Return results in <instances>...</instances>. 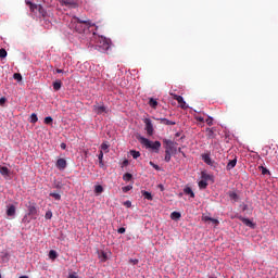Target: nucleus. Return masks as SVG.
<instances>
[{
  "instance_id": "f257e3e1",
  "label": "nucleus",
  "mask_w": 278,
  "mask_h": 278,
  "mask_svg": "<svg viewBox=\"0 0 278 278\" xmlns=\"http://www.w3.org/2000/svg\"><path fill=\"white\" fill-rule=\"evenodd\" d=\"M71 29H75L78 34H84L87 29H90V27H94V24L90 20H81L77 16H74L72 18V22L70 24Z\"/></svg>"
},
{
  "instance_id": "f03ea898",
  "label": "nucleus",
  "mask_w": 278,
  "mask_h": 278,
  "mask_svg": "<svg viewBox=\"0 0 278 278\" xmlns=\"http://www.w3.org/2000/svg\"><path fill=\"white\" fill-rule=\"evenodd\" d=\"M140 144L146 147V149H151L154 153H160V149H162V143L160 141H151L142 136L138 137Z\"/></svg>"
},
{
  "instance_id": "7ed1b4c3",
  "label": "nucleus",
  "mask_w": 278,
  "mask_h": 278,
  "mask_svg": "<svg viewBox=\"0 0 278 278\" xmlns=\"http://www.w3.org/2000/svg\"><path fill=\"white\" fill-rule=\"evenodd\" d=\"M96 47L100 48V51H109L111 47L110 39L103 37V36H97L96 37Z\"/></svg>"
},
{
  "instance_id": "20e7f679",
  "label": "nucleus",
  "mask_w": 278,
  "mask_h": 278,
  "mask_svg": "<svg viewBox=\"0 0 278 278\" xmlns=\"http://www.w3.org/2000/svg\"><path fill=\"white\" fill-rule=\"evenodd\" d=\"M143 123L146 125L144 130L149 136H153L155 129L153 128V122H151V118H144Z\"/></svg>"
},
{
  "instance_id": "39448f33",
  "label": "nucleus",
  "mask_w": 278,
  "mask_h": 278,
  "mask_svg": "<svg viewBox=\"0 0 278 278\" xmlns=\"http://www.w3.org/2000/svg\"><path fill=\"white\" fill-rule=\"evenodd\" d=\"M169 94H170V97H173V99L175 101H177L179 103L181 110H188V104L184 101V97L178 96L176 93H169Z\"/></svg>"
},
{
  "instance_id": "423d86ee",
  "label": "nucleus",
  "mask_w": 278,
  "mask_h": 278,
  "mask_svg": "<svg viewBox=\"0 0 278 278\" xmlns=\"http://www.w3.org/2000/svg\"><path fill=\"white\" fill-rule=\"evenodd\" d=\"M201 159L203 160V162L205 164H207V166H213L214 168H216V162H214V160H212V156H210V153L201 154Z\"/></svg>"
},
{
  "instance_id": "0eeeda50",
  "label": "nucleus",
  "mask_w": 278,
  "mask_h": 278,
  "mask_svg": "<svg viewBox=\"0 0 278 278\" xmlns=\"http://www.w3.org/2000/svg\"><path fill=\"white\" fill-rule=\"evenodd\" d=\"M28 5H30V10H38L39 14H41V16H47V11L45 10V8H42V5H36L31 2H27Z\"/></svg>"
},
{
  "instance_id": "6e6552de",
  "label": "nucleus",
  "mask_w": 278,
  "mask_h": 278,
  "mask_svg": "<svg viewBox=\"0 0 278 278\" xmlns=\"http://www.w3.org/2000/svg\"><path fill=\"white\" fill-rule=\"evenodd\" d=\"M93 112H94V114L101 115V114L108 113V109L103 104H101V105L96 104V105H93Z\"/></svg>"
},
{
  "instance_id": "1a4fd4ad",
  "label": "nucleus",
  "mask_w": 278,
  "mask_h": 278,
  "mask_svg": "<svg viewBox=\"0 0 278 278\" xmlns=\"http://www.w3.org/2000/svg\"><path fill=\"white\" fill-rule=\"evenodd\" d=\"M163 142L165 144V151H177V149H175V142L173 140L164 139Z\"/></svg>"
},
{
  "instance_id": "9d476101",
  "label": "nucleus",
  "mask_w": 278,
  "mask_h": 278,
  "mask_svg": "<svg viewBox=\"0 0 278 278\" xmlns=\"http://www.w3.org/2000/svg\"><path fill=\"white\" fill-rule=\"evenodd\" d=\"M55 166L59 170H64L67 166V163L64 159H59L55 163Z\"/></svg>"
},
{
  "instance_id": "9b49d317",
  "label": "nucleus",
  "mask_w": 278,
  "mask_h": 278,
  "mask_svg": "<svg viewBox=\"0 0 278 278\" xmlns=\"http://www.w3.org/2000/svg\"><path fill=\"white\" fill-rule=\"evenodd\" d=\"M38 215V208H36V204L30 203L28 205V216H37Z\"/></svg>"
},
{
  "instance_id": "f8f14e48",
  "label": "nucleus",
  "mask_w": 278,
  "mask_h": 278,
  "mask_svg": "<svg viewBox=\"0 0 278 278\" xmlns=\"http://www.w3.org/2000/svg\"><path fill=\"white\" fill-rule=\"evenodd\" d=\"M240 220L247 227H250V229H255V224L251 222L249 218L240 217Z\"/></svg>"
},
{
  "instance_id": "ddd939ff",
  "label": "nucleus",
  "mask_w": 278,
  "mask_h": 278,
  "mask_svg": "<svg viewBox=\"0 0 278 278\" xmlns=\"http://www.w3.org/2000/svg\"><path fill=\"white\" fill-rule=\"evenodd\" d=\"M16 214V206L10 204L7 210V216H15Z\"/></svg>"
},
{
  "instance_id": "4468645a",
  "label": "nucleus",
  "mask_w": 278,
  "mask_h": 278,
  "mask_svg": "<svg viewBox=\"0 0 278 278\" xmlns=\"http://www.w3.org/2000/svg\"><path fill=\"white\" fill-rule=\"evenodd\" d=\"M237 164H238V159L230 160L226 166V170H231L232 168H236Z\"/></svg>"
},
{
  "instance_id": "2eb2a0df",
  "label": "nucleus",
  "mask_w": 278,
  "mask_h": 278,
  "mask_svg": "<svg viewBox=\"0 0 278 278\" xmlns=\"http://www.w3.org/2000/svg\"><path fill=\"white\" fill-rule=\"evenodd\" d=\"M0 174L3 177H10V168H8L5 166H0Z\"/></svg>"
},
{
  "instance_id": "dca6fc26",
  "label": "nucleus",
  "mask_w": 278,
  "mask_h": 278,
  "mask_svg": "<svg viewBox=\"0 0 278 278\" xmlns=\"http://www.w3.org/2000/svg\"><path fill=\"white\" fill-rule=\"evenodd\" d=\"M215 134H214V128H206V138H208L210 140L215 138Z\"/></svg>"
},
{
  "instance_id": "f3484780",
  "label": "nucleus",
  "mask_w": 278,
  "mask_h": 278,
  "mask_svg": "<svg viewBox=\"0 0 278 278\" xmlns=\"http://www.w3.org/2000/svg\"><path fill=\"white\" fill-rule=\"evenodd\" d=\"M157 121H160L161 125H176L175 122L167 118H159Z\"/></svg>"
},
{
  "instance_id": "a211bd4d",
  "label": "nucleus",
  "mask_w": 278,
  "mask_h": 278,
  "mask_svg": "<svg viewBox=\"0 0 278 278\" xmlns=\"http://www.w3.org/2000/svg\"><path fill=\"white\" fill-rule=\"evenodd\" d=\"M228 197H229V199H231V201H235V203H237V201H239V197H238V193H236V192H233V191H230L229 193H228Z\"/></svg>"
},
{
  "instance_id": "6ab92c4d",
  "label": "nucleus",
  "mask_w": 278,
  "mask_h": 278,
  "mask_svg": "<svg viewBox=\"0 0 278 278\" xmlns=\"http://www.w3.org/2000/svg\"><path fill=\"white\" fill-rule=\"evenodd\" d=\"M62 89V80H56L53 83V90H55V92H58V90Z\"/></svg>"
},
{
  "instance_id": "aec40b11",
  "label": "nucleus",
  "mask_w": 278,
  "mask_h": 278,
  "mask_svg": "<svg viewBox=\"0 0 278 278\" xmlns=\"http://www.w3.org/2000/svg\"><path fill=\"white\" fill-rule=\"evenodd\" d=\"M185 194H189V197H191V199H194V191H192V188L187 187L184 189Z\"/></svg>"
},
{
  "instance_id": "412c9836",
  "label": "nucleus",
  "mask_w": 278,
  "mask_h": 278,
  "mask_svg": "<svg viewBox=\"0 0 278 278\" xmlns=\"http://www.w3.org/2000/svg\"><path fill=\"white\" fill-rule=\"evenodd\" d=\"M149 105H150V108H153V110H156V108H157V100H155L153 98H150L149 99Z\"/></svg>"
},
{
  "instance_id": "4be33fe9",
  "label": "nucleus",
  "mask_w": 278,
  "mask_h": 278,
  "mask_svg": "<svg viewBox=\"0 0 278 278\" xmlns=\"http://www.w3.org/2000/svg\"><path fill=\"white\" fill-rule=\"evenodd\" d=\"M198 186H199V188L201 189V190H205V188H207V180H200L199 182H198Z\"/></svg>"
},
{
  "instance_id": "5701e85b",
  "label": "nucleus",
  "mask_w": 278,
  "mask_h": 278,
  "mask_svg": "<svg viewBox=\"0 0 278 278\" xmlns=\"http://www.w3.org/2000/svg\"><path fill=\"white\" fill-rule=\"evenodd\" d=\"M142 197H144V199L148 201H153V195L149 191H142Z\"/></svg>"
},
{
  "instance_id": "b1692460",
  "label": "nucleus",
  "mask_w": 278,
  "mask_h": 278,
  "mask_svg": "<svg viewBox=\"0 0 278 278\" xmlns=\"http://www.w3.org/2000/svg\"><path fill=\"white\" fill-rule=\"evenodd\" d=\"M98 160H99L100 168H103V166H104V164H103V151H100V153L98 155Z\"/></svg>"
},
{
  "instance_id": "393cba45",
  "label": "nucleus",
  "mask_w": 278,
  "mask_h": 278,
  "mask_svg": "<svg viewBox=\"0 0 278 278\" xmlns=\"http://www.w3.org/2000/svg\"><path fill=\"white\" fill-rule=\"evenodd\" d=\"M170 218H172L173 220H178V218H181V213H179V212H173V213L170 214Z\"/></svg>"
},
{
  "instance_id": "a878e982",
  "label": "nucleus",
  "mask_w": 278,
  "mask_h": 278,
  "mask_svg": "<svg viewBox=\"0 0 278 278\" xmlns=\"http://www.w3.org/2000/svg\"><path fill=\"white\" fill-rule=\"evenodd\" d=\"M99 260L100 262H108V254L105 252H100Z\"/></svg>"
},
{
  "instance_id": "bb28decb",
  "label": "nucleus",
  "mask_w": 278,
  "mask_h": 278,
  "mask_svg": "<svg viewBox=\"0 0 278 278\" xmlns=\"http://www.w3.org/2000/svg\"><path fill=\"white\" fill-rule=\"evenodd\" d=\"M64 5H70L71 8H77V3L75 1L64 0Z\"/></svg>"
},
{
  "instance_id": "cd10ccee",
  "label": "nucleus",
  "mask_w": 278,
  "mask_h": 278,
  "mask_svg": "<svg viewBox=\"0 0 278 278\" xmlns=\"http://www.w3.org/2000/svg\"><path fill=\"white\" fill-rule=\"evenodd\" d=\"M100 151H104L105 153L110 152V146L106 142H103L101 144V150Z\"/></svg>"
},
{
  "instance_id": "c85d7f7f",
  "label": "nucleus",
  "mask_w": 278,
  "mask_h": 278,
  "mask_svg": "<svg viewBox=\"0 0 278 278\" xmlns=\"http://www.w3.org/2000/svg\"><path fill=\"white\" fill-rule=\"evenodd\" d=\"M132 178H134V176L130 173H126L123 176L124 181H131Z\"/></svg>"
},
{
  "instance_id": "c756f323",
  "label": "nucleus",
  "mask_w": 278,
  "mask_h": 278,
  "mask_svg": "<svg viewBox=\"0 0 278 278\" xmlns=\"http://www.w3.org/2000/svg\"><path fill=\"white\" fill-rule=\"evenodd\" d=\"M50 260H56L58 258V252L55 250H51L49 252Z\"/></svg>"
},
{
  "instance_id": "7c9ffc66",
  "label": "nucleus",
  "mask_w": 278,
  "mask_h": 278,
  "mask_svg": "<svg viewBox=\"0 0 278 278\" xmlns=\"http://www.w3.org/2000/svg\"><path fill=\"white\" fill-rule=\"evenodd\" d=\"M130 155L134 157V160H138V157L140 156V152L136 150H130Z\"/></svg>"
},
{
  "instance_id": "2f4dec72",
  "label": "nucleus",
  "mask_w": 278,
  "mask_h": 278,
  "mask_svg": "<svg viewBox=\"0 0 278 278\" xmlns=\"http://www.w3.org/2000/svg\"><path fill=\"white\" fill-rule=\"evenodd\" d=\"M94 192H96V194H101V192H103V186L97 185L94 187Z\"/></svg>"
},
{
  "instance_id": "473e14b6",
  "label": "nucleus",
  "mask_w": 278,
  "mask_h": 278,
  "mask_svg": "<svg viewBox=\"0 0 278 278\" xmlns=\"http://www.w3.org/2000/svg\"><path fill=\"white\" fill-rule=\"evenodd\" d=\"M30 123H33V124L38 123V115L36 113H33L30 115Z\"/></svg>"
},
{
  "instance_id": "72a5a7b5",
  "label": "nucleus",
  "mask_w": 278,
  "mask_h": 278,
  "mask_svg": "<svg viewBox=\"0 0 278 278\" xmlns=\"http://www.w3.org/2000/svg\"><path fill=\"white\" fill-rule=\"evenodd\" d=\"M170 153H174L173 151L165 150V162H170Z\"/></svg>"
},
{
  "instance_id": "f704fd0d",
  "label": "nucleus",
  "mask_w": 278,
  "mask_h": 278,
  "mask_svg": "<svg viewBox=\"0 0 278 278\" xmlns=\"http://www.w3.org/2000/svg\"><path fill=\"white\" fill-rule=\"evenodd\" d=\"M260 170H262V175H270V170L264 166H258Z\"/></svg>"
},
{
  "instance_id": "c9c22d12",
  "label": "nucleus",
  "mask_w": 278,
  "mask_h": 278,
  "mask_svg": "<svg viewBox=\"0 0 278 278\" xmlns=\"http://www.w3.org/2000/svg\"><path fill=\"white\" fill-rule=\"evenodd\" d=\"M50 197H52V199H55V201H60L62 199V195L55 192L50 193Z\"/></svg>"
},
{
  "instance_id": "e433bc0d",
  "label": "nucleus",
  "mask_w": 278,
  "mask_h": 278,
  "mask_svg": "<svg viewBox=\"0 0 278 278\" xmlns=\"http://www.w3.org/2000/svg\"><path fill=\"white\" fill-rule=\"evenodd\" d=\"M202 180L207 181V179H211L212 176L210 174L202 172L201 173Z\"/></svg>"
},
{
  "instance_id": "4c0bfd02",
  "label": "nucleus",
  "mask_w": 278,
  "mask_h": 278,
  "mask_svg": "<svg viewBox=\"0 0 278 278\" xmlns=\"http://www.w3.org/2000/svg\"><path fill=\"white\" fill-rule=\"evenodd\" d=\"M43 123H45L46 125H51V124L53 123V117H51V116L46 117L45 121H43Z\"/></svg>"
},
{
  "instance_id": "58836bf2",
  "label": "nucleus",
  "mask_w": 278,
  "mask_h": 278,
  "mask_svg": "<svg viewBox=\"0 0 278 278\" xmlns=\"http://www.w3.org/2000/svg\"><path fill=\"white\" fill-rule=\"evenodd\" d=\"M205 123L212 127V125H214V118H212L211 116H208L206 119H205Z\"/></svg>"
},
{
  "instance_id": "ea45409f",
  "label": "nucleus",
  "mask_w": 278,
  "mask_h": 278,
  "mask_svg": "<svg viewBox=\"0 0 278 278\" xmlns=\"http://www.w3.org/2000/svg\"><path fill=\"white\" fill-rule=\"evenodd\" d=\"M45 218H46L47 220H51V218H53V213H52L51 211H48V212L46 213Z\"/></svg>"
},
{
  "instance_id": "a19ab883",
  "label": "nucleus",
  "mask_w": 278,
  "mask_h": 278,
  "mask_svg": "<svg viewBox=\"0 0 278 278\" xmlns=\"http://www.w3.org/2000/svg\"><path fill=\"white\" fill-rule=\"evenodd\" d=\"M0 58H8V51L5 49H0Z\"/></svg>"
},
{
  "instance_id": "79ce46f5",
  "label": "nucleus",
  "mask_w": 278,
  "mask_h": 278,
  "mask_svg": "<svg viewBox=\"0 0 278 278\" xmlns=\"http://www.w3.org/2000/svg\"><path fill=\"white\" fill-rule=\"evenodd\" d=\"M13 78L16 79L17 81H22L23 80V76L21 74H18V73H15L13 75Z\"/></svg>"
},
{
  "instance_id": "37998d69",
  "label": "nucleus",
  "mask_w": 278,
  "mask_h": 278,
  "mask_svg": "<svg viewBox=\"0 0 278 278\" xmlns=\"http://www.w3.org/2000/svg\"><path fill=\"white\" fill-rule=\"evenodd\" d=\"M132 186L131 185H128V186H125L122 188L123 192H129V190H132Z\"/></svg>"
},
{
  "instance_id": "c03bdc74",
  "label": "nucleus",
  "mask_w": 278,
  "mask_h": 278,
  "mask_svg": "<svg viewBox=\"0 0 278 278\" xmlns=\"http://www.w3.org/2000/svg\"><path fill=\"white\" fill-rule=\"evenodd\" d=\"M194 118H195V121H198L199 123H205V118H203L202 116L195 115Z\"/></svg>"
},
{
  "instance_id": "a18cd8bd",
  "label": "nucleus",
  "mask_w": 278,
  "mask_h": 278,
  "mask_svg": "<svg viewBox=\"0 0 278 278\" xmlns=\"http://www.w3.org/2000/svg\"><path fill=\"white\" fill-rule=\"evenodd\" d=\"M150 166H151L152 168H154L155 170H160V166L156 165L155 163H153L152 161H150Z\"/></svg>"
},
{
  "instance_id": "49530a36",
  "label": "nucleus",
  "mask_w": 278,
  "mask_h": 278,
  "mask_svg": "<svg viewBox=\"0 0 278 278\" xmlns=\"http://www.w3.org/2000/svg\"><path fill=\"white\" fill-rule=\"evenodd\" d=\"M139 263L138 258H130L129 264H132V266H136Z\"/></svg>"
},
{
  "instance_id": "de8ad7c7",
  "label": "nucleus",
  "mask_w": 278,
  "mask_h": 278,
  "mask_svg": "<svg viewBox=\"0 0 278 278\" xmlns=\"http://www.w3.org/2000/svg\"><path fill=\"white\" fill-rule=\"evenodd\" d=\"M202 220H203L204 223H207L208 220H212V217H210V216H207V215H203V216H202Z\"/></svg>"
},
{
  "instance_id": "09e8293b",
  "label": "nucleus",
  "mask_w": 278,
  "mask_h": 278,
  "mask_svg": "<svg viewBox=\"0 0 278 278\" xmlns=\"http://www.w3.org/2000/svg\"><path fill=\"white\" fill-rule=\"evenodd\" d=\"M5 101H8V99H5V98H0V105H1V106L5 105Z\"/></svg>"
},
{
  "instance_id": "8fccbe9b",
  "label": "nucleus",
  "mask_w": 278,
  "mask_h": 278,
  "mask_svg": "<svg viewBox=\"0 0 278 278\" xmlns=\"http://www.w3.org/2000/svg\"><path fill=\"white\" fill-rule=\"evenodd\" d=\"M210 222L213 223V225H218V223H219L218 219L212 218V217H211Z\"/></svg>"
},
{
  "instance_id": "3c124183",
  "label": "nucleus",
  "mask_w": 278,
  "mask_h": 278,
  "mask_svg": "<svg viewBox=\"0 0 278 278\" xmlns=\"http://www.w3.org/2000/svg\"><path fill=\"white\" fill-rule=\"evenodd\" d=\"M126 229L124 227H121L117 229V233H125Z\"/></svg>"
},
{
  "instance_id": "603ef678",
  "label": "nucleus",
  "mask_w": 278,
  "mask_h": 278,
  "mask_svg": "<svg viewBox=\"0 0 278 278\" xmlns=\"http://www.w3.org/2000/svg\"><path fill=\"white\" fill-rule=\"evenodd\" d=\"M129 165V161L128 160H125L124 162H123V166H128Z\"/></svg>"
},
{
  "instance_id": "864d4df0",
  "label": "nucleus",
  "mask_w": 278,
  "mask_h": 278,
  "mask_svg": "<svg viewBox=\"0 0 278 278\" xmlns=\"http://www.w3.org/2000/svg\"><path fill=\"white\" fill-rule=\"evenodd\" d=\"M68 278H79V277H77V275H75V274H71V275L68 276Z\"/></svg>"
},
{
  "instance_id": "5fc2aeb1",
  "label": "nucleus",
  "mask_w": 278,
  "mask_h": 278,
  "mask_svg": "<svg viewBox=\"0 0 278 278\" xmlns=\"http://www.w3.org/2000/svg\"><path fill=\"white\" fill-rule=\"evenodd\" d=\"M61 149H66V143H61Z\"/></svg>"
},
{
  "instance_id": "6e6d98bb",
  "label": "nucleus",
  "mask_w": 278,
  "mask_h": 278,
  "mask_svg": "<svg viewBox=\"0 0 278 278\" xmlns=\"http://www.w3.org/2000/svg\"><path fill=\"white\" fill-rule=\"evenodd\" d=\"M126 205H127V207H131V202L127 201Z\"/></svg>"
},
{
  "instance_id": "4d7b16f0",
  "label": "nucleus",
  "mask_w": 278,
  "mask_h": 278,
  "mask_svg": "<svg viewBox=\"0 0 278 278\" xmlns=\"http://www.w3.org/2000/svg\"><path fill=\"white\" fill-rule=\"evenodd\" d=\"M56 73H64V70L56 68Z\"/></svg>"
},
{
  "instance_id": "13d9d810",
  "label": "nucleus",
  "mask_w": 278,
  "mask_h": 278,
  "mask_svg": "<svg viewBox=\"0 0 278 278\" xmlns=\"http://www.w3.org/2000/svg\"><path fill=\"white\" fill-rule=\"evenodd\" d=\"M161 190H164V186L160 185Z\"/></svg>"
},
{
  "instance_id": "bf43d9fd",
  "label": "nucleus",
  "mask_w": 278,
  "mask_h": 278,
  "mask_svg": "<svg viewBox=\"0 0 278 278\" xmlns=\"http://www.w3.org/2000/svg\"><path fill=\"white\" fill-rule=\"evenodd\" d=\"M0 278H1V274H0Z\"/></svg>"
}]
</instances>
